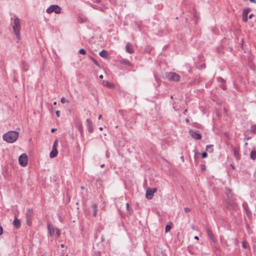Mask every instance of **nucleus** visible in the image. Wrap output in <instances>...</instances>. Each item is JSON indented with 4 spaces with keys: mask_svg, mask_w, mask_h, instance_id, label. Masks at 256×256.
<instances>
[{
    "mask_svg": "<svg viewBox=\"0 0 256 256\" xmlns=\"http://www.w3.org/2000/svg\"><path fill=\"white\" fill-rule=\"evenodd\" d=\"M102 118V115H100L98 116V119H100Z\"/></svg>",
    "mask_w": 256,
    "mask_h": 256,
    "instance_id": "de8ad7c7",
    "label": "nucleus"
},
{
    "mask_svg": "<svg viewBox=\"0 0 256 256\" xmlns=\"http://www.w3.org/2000/svg\"><path fill=\"white\" fill-rule=\"evenodd\" d=\"M60 102L62 104H64L69 102V101L68 100L64 97H62L60 99Z\"/></svg>",
    "mask_w": 256,
    "mask_h": 256,
    "instance_id": "4be33fe9",
    "label": "nucleus"
},
{
    "mask_svg": "<svg viewBox=\"0 0 256 256\" xmlns=\"http://www.w3.org/2000/svg\"><path fill=\"white\" fill-rule=\"evenodd\" d=\"M206 232L209 238L213 242H216V239L215 238L214 234H212V230H210L209 228H206Z\"/></svg>",
    "mask_w": 256,
    "mask_h": 256,
    "instance_id": "9b49d317",
    "label": "nucleus"
},
{
    "mask_svg": "<svg viewBox=\"0 0 256 256\" xmlns=\"http://www.w3.org/2000/svg\"><path fill=\"white\" fill-rule=\"evenodd\" d=\"M32 218H26V224L28 226H30L32 224Z\"/></svg>",
    "mask_w": 256,
    "mask_h": 256,
    "instance_id": "cd10ccee",
    "label": "nucleus"
},
{
    "mask_svg": "<svg viewBox=\"0 0 256 256\" xmlns=\"http://www.w3.org/2000/svg\"><path fill=\"white\" fill-rule=\"evenodd\" d=\"M56 130V128H52L51 129V132H54Z\"/></svg>",
    "mask_w": 256,
    "mask_h": 256,
    "instance_id": "58836bf2",
    "label": "nucleus"
},
{
    "mask_svg": "<svg viewBox=\"0 0 256 256\" xmlns=\"http://www.w3.org/2000/svg\"><path fill=\"white\" fill-rule=\"evenodd\" d=\"M91 60H92V62L96 66H98V61L95 59L94 58L92 57L91 58Z\"/></svg>",
    "mask_w": 256,
    "mask_h": 256,
    "instance_id": "bb28decb",
    "label": "nucleus"
},
{
    "mask_svg": "<svg viewBox=\"0 0 256 256\" xmlns=\"http://www.w3.org/2000/svg\"><path fill=\"white\" fill-rule=\"evenodd\" d=\"M250 157L252 160H255L256 159V151L252 150L250 154Z\"/></svg>",
    "mask_w": 256,
    "mask_h": 256,
    "instance_id": "a211bd4d",
    "label": "nucleus"
},
{
    "mask_svg": "<svg viewBox=\"0 0 256 256\" xmlns=\"http://www.w3.org/2000/svg\"><path fill=\"white\" fill-rule=\"evenodd\" d=\"M94 2L96 3H100V0H94Z\"/></svg>",
    "mask_w": 256,
    "mask_h": 256,
    "instance_id": "79ce46f5",
    "label": "nucleus"
},
{
    "mask_svg": "<svg viewBox=\"0 0 256 256\" xmlns=\"http://www.w3.org/2000/svg\"><path fill=\"white\" fill-rule=\"evenodd\" d=\"M250 8L244 9L242 12V20L243 22H246L248 20V14L250 11Z\"/></svg>",
    "mask_w": 256,
    "mask_h": 256,
    "instance_id": "1a4fd4ad",
    "label": "nucleus"
},
{
    "mask_svg": "<svg viewBox=\"0 0 256 256\" xmlns=\"http://www.w3.org/2000/svg\"><path fill=\"white\" fill-rule=\"evenodd\" d=\"M94 8V9H96V10H98V6L96 4H90V2H88Z\"/></svg>",
    "mask_w": 256,
    "mask_h": 256,
    "instance_id": "c85d7f7f",
    "label": "nucleus"
},
{
    "mask_svg": "<svg viewBox=\"0 0 256 256\" xmlns=\"http://www.w3.org/2000/svg\"><path fill=\"white\" fill-rule=\"evenodd\" d=\"M99 78H100L102 79L103 78V76L102 75H100Z\"/></svg>",
    "mask_w": 256,
    "mask_h": 256,
    "instance_id": "a18cd8bd",
    "label": "nucleus"
},
{
    "mask_svg": "<svg viewBox=\"0 0 256 256\" xmlns=\"http://www.w3.org/2000/svg\"><path fill=\"white\" fill-rule=\"evenodd\" d=\"M104 164H102L101 166H100V167L101 168H104Z\"/></svg>",
    "mask_w": 256,
    "mask_h": 256,
    "instance_id": "49530a36",
    "label": "nucleus"
},
{
    "mask_svg": "<svg viewBox=\"0 0 256 256\" xmlns=\"http://www.w3.org/2000/svg\"><path fill=\"white\" fill-rule=\"evenodd\" d=\"M13 224L14 226L16 228H18L20 227L21 222L19 219L16 218L13 222Z\"/></svg>",
    "mask_w": 256,
    "mask_h": 256,
    "instance_id": "ddd939ff",
    "label": "nucleus"
},
{
    "mask_svg": "<svg viewBox=\"0 0 256 256\" xmlns=\"http://www.w3.org/2000/svg\"><path fill=\"white\" fill-rule=\"evenodd\" d=\"M58 150H52L50 154V158H55L58 154Z\"/></svg>",
    "mask_w": 256,
    "mask_h": 256,
    "instance_id": "f3484780",
    "label": "nucleus"
},
{
    "mask_svg": "<svg viewBox=\"0 0 256 256\" xmlns=\"http://www.w3.org/2000/svg\"><path fill=\"white\" fill-rule=\"evenodd\" d=\"M105 9H106V8H104H104H102V11H104V10H105Z\"/></svg>",
    "mask_w": 256,
    "mask_h": 256,
    "instance_id": "09e8293b",
    "label": "nucleus"
},
{
    "mask_svg": "<svg viewBox=\"0 0 256 256\" xmlns=\"http://www.w3.org/2000/svg\"><path fill=\"white\" fill-rule=\"evenodd\" d=\"M121 63L122 64H125V65H126L127 66H131L130 62L128 60H121Z\"/></svg>",
    "mask_w": 256,
    "mask_h": 256,
    "instance_id": "6ab92c4d",
    "label": "nucleus"
},
{
    "mask_svg": "<svg viewBox=\"0 0 256 256\" xmlns=\"http://www.w3.org/2000/svg\"><path fill=\"white\" fill-rule=\"evenodd\" d=\"M172 228V226L167 224L165 228V231L166 232H168Z\"/></svg>",
    "mask_w": 256,
    "mask_h": 256,
    "instance_id": "412c9836",
    "label": "nucleus"
},
{
    "mask_svg": "<svg viewBox=\"0 0 256 256\" xmlns=\"http://www.w3.org/2000/svg\"><path fill=\"white\" fill-rule=\"evenodd\" d=\"M47 226L49 236H50V237H53L55 234V232L56 235L57 237H59L60 236V230L57 228L54 227L51 223H50V222H48Z\"/></svg>",
    "mask_w": 256,
    "mask_h": 256,
    "instance_id": "7ed1b4c3",
    "label": "nucleus"
},
{
    "mask_svg": "<svg viewBox=\"0 0 256 256\" xmlns=\"http://www.w3.org/2000/svg\"><path fill=\"white\" fill-rule=\"evenodd\" d=\"M208 156V154L206 152H204L202 154V158H206Z\"/></svg>",
    "mask_w": 256,
    "mask_h": 256,
    "instance_id": "2f4dec72",
    "label": "nucleus"
},
{
    "mask_svg": "<svg viewBox=\"0 0 256 256\" xmlns=\"http://www.w3.org/2000/svg\"><path fill=\"white\" fill-rule=\"evenodd\" d=\"M194 239L196 240H198V236H194Z\"/></svg>",
    "mask_w": 256,
    "mask_h": 256,
    "instance_id": "c03bdc74",
    "label": "nucleus"
},
{
    "mask_svg": "<svg viewBox=\"0 0 256 256\" xmlns=\"http://www.w3.org/2000/svg\"><path fill=\"white\" fill-rule=\"evenodd\" d=\"M126 52L129 54H132L134 52V48L132 44L130 42H128L126 46Z\"/></svg>",
    "mask_w": 256,
    "mask_h": 256,
    "instance_id": "9d476101",
    "label": "nucleus"
},
{
    "mask_svg": "<svg viewBox=\"0 0 256 256\" xmlns=\"http://www.w3.org/2000/svg\"><path fill=\"white\" fill-rule=\"evenodd\" d=\"M20 164L22 166H26L28 164V156L26 154H22L18 158Z\"/></svg>",
    "mask_w": 256,
    "mask_h": 256,
    "instance_id": "423d86ee",
    "label": "nucleus"
},
{
    "mask_svg": "<svg viewBox=\"0 0 256 256\" xmlns=\"http://www.w3.org/2000/svg\"><path fill=\"white\" fill-rule=\"evenodd\" d=\"M166 77L171 81L178 82L180 80V76L178 74L174 72H167Z\"/></svg>",
    "mask_w": 256,
    "mask_h": 256,
    "instance_id": "20e7f679",
    "label": "nucleus"
},
{
    "mask_svg": "<svg viewBox=\"0 0 256 256\" xmlns=\"http://www.w3.org/2000/svg\"><path fill=\"white\" fill-rule=\"evenodd\" d=\"M33 214V210L32 208H29L27 210L26 216V218H32Z\"/></svg>",
    "mask_w": 256,
    "mask_h": 256,
    "instance_id": "2eb2a0df",
    "label": "nucleus"
},
{
    "mask_svg": "<svg viewBox=\"0 0 256 256\" xmlns=\"http://www.w3.org/2000/svg\"><path fill=\"white\" fill-rule=\"evenodd\" d=\"M44 256V255H42V256Z\"/></svg>",
    "mask_w": 256,
    "mask_h": 256,
    "instance_id": "5fc2aeb1",
    "label": "nucleus"
},
{
    "mask_svg": "<svg viewBox=\"0 0 256 256\" xmlns=\"http://www.w3.org/2000/svg\"><path fill=\"white\" fill-rule=\"evenodd\" d=\"M104 85L107 86H108L110 88L111 87L110 84L108 82H104Z\"/></svg>",
    "mask_w": 256,
    "mask_h": 256,
    "instance_id": "473e14b6",
    "label": "nucleus"
},
{
    "mask_svg": "<svg viewBox=\"0 0 256 256\" xmlns=\"http://www.w3.org/2000/svg\"><path fill=\"white\" fill-rule=\"evenodd\" d=\"M250 1L252 2H254V4L256 3V0H250Z\"/></svg>",
    "mask_w": 256,
    "mask_h": 256,
    "instance_id": "37998d69",
    "label": "nucleus"
},
{
    "mask_svg": "<svg viewBox=\"0 0 256 256\" xmlns=\"http://www.w3.org/2000/svg\"><path fill=\"white\" fill-rule=\"evenodd\" d=\"M214 145L210 144L206 146V150L210 152L213 151Z\"/></svg>",
    "mask_w": 256,
    "mask_h": 256,
    "instance_id": "aec40b11",
    "label": "nucleus"
},
{
    "mask_svg": "<svg viewBox=\"0 0 256 256\" xmlns=\"http://www.w3.org/2000/svg\"><path fill=\"white\" fill-rule=\"evenodd\" d=\"M234 154L237 158H238L239 155L236 149L234 150Z\"/></svg>",
    "mask_w": 256,
    "mask_h": 256,
    "instance_id": "c756f323",
    "label": "nucleus"
},
{
    "mask_svg": "<svg viewBox=\"0 0 256 256\" xmlns=\"http://www.w3.org/2000/svg\"><path fill=\"white\" fill-rule=\"evenodd\" d=\"M254 16V14H250L249 16H248V18H252V17Z\"/></svg>",
    "mask_w": 256,
    "mask_h": 256,
    "instance_id": "a19ab883",
    "label": "nucleus"
},
{
    "mask_svg": "<svg viewBox=\"0 0 256 256\" xmlns=\"http://www.w3.org/2000/svg\"><path fill=\"white\" fill-rule=\"evenodd\" d=\"M61 8L58 5H52L49 6L46 10L48 14H51L54 12L56 14H60L61 12Z\"/></svg>",
    "mask_w": 256,
    "mask_h": 256,
    "instance_id": "39448f33",
    "label": "nucleus"
},
{
    "mask_svg": "<svg viewBox=\"0 0 256 256\" xmlns=\"http://www.w3.org/2000/svg\"><path fill=\"white\" fill-rule=\"evenodd\" d=\"M184 210L186 212H190V209L188 208H185Z\"/></svg>",
    "mask_w": 256,
    "mask_h": 256,
    "instance_id": "72a5a7b5",
    "label": "nucleus"
},
{
    "mask_svg": "<svg viewBox=\"0 0 256 256\" xmlns=\"http://www.w3.org/2000/svg\"><path fill=\"white\" fill-rule=\"evenodd\" d=\"M92 212H93V216H96L97 211H98L97 205L94 203L92 204Z\"/></svg>",
    "mask_w": 256,
    "mask_h": 256,
    "instance_id": "dca6fc26",
    "label": "nucleus"
},
{
    "mask_svg": "<svg viewBox=\"0 0 256 256\" xmlns=\"http://www.w3.org/2000/svg\"><path fill=\"white\" fill-rule=\"evenodd\" d=\"M61 246H62V248H63V247H64V244H61Z\"/></svg>",
    "mask_w": 256,
    "mask_h": 256,
    "instance_id": "8fccbe9b",
    "label": "nucleus"
},
{
    "mask_svg": "<svg viewBox=\"0 0 256 256\" xmlns=\"http://www.w3.org/2000/svg\"><path fill=\"white\" fill-rule=\"evenodd\" d=\"M58 146V140H56L53 144L52 146V150H56V146Z\"/></svg>",
    "mask_w": 256,
    "mask_h": 256,
    "instance_id": "a878e982",
    "label": "nucleus"
},
{
    "mask_svg": "<svg viewBox=\"0 0 256 256\" xmlns=\"http://www.w3.org/2000/svg\"><path fill=\"white\" fill-rule=\"evenodd\" d=\"M100 56L102 58H110V56L109 54H108V52H107V51L105 50H102L100 54H99Z\"/></svg>",
    "mask_w": 256,
    "mask_h": 256,
    "instance_id": "4468645a",
    "label": "nucleus"
},
{
    "mask_svg": "<svg viewBox=\"0 0 256 256\" xmlns=\"http://www.w3.org/2000/svg\"><path fill=\"white\" fill-rule=\"evenodd\" d=\"M242 247L244 248H247V244H246V242H245V241L242 242Z\"/></svg>",
    "mask_w": 256,
    "mask_h": 256,
    "instance_id": "7c9ffc66",
    "label": "nucleus"
},
{
    "mask_svg": "<svg viewBox=\"0 0 256 256\" xmlns=\"http://www.w3.org/2000/svg\"><path fill=\"white\" fill-rule=\"evenodd\" d=\"M126 206L127 210L129 212L130 214H131L132 212V210L130 208L128 203H126Z\"/></svg>",
    "mask_w": 256,
    "mask_h": 256,
    "instance_id": "5701e85b",
    "label": "nucleus"
},
{
    "mask_svg": "<svg viewBox=\"0 0 256 256\" xmlns=\"http://www.w3.org/2000/svg\"><path fill=\"white\" fill-rule=\"evenodd\" d=\"M14 25L12 26V28L14 31V34L16 38L20 40V20L16 17L14 20Z\"/></svg>",
    "mask_w": 256,
    "mask_h": 256,
    "instance_id": "f03ea898",
    "label": "nucleus"
},
{
    "mask_svg": "<svg viewBox=\"0 0 256 256\" xmlns=\"http://www.w3.org/2000/svg\"><path fill=\"white\" fill-rule=\"evenodd\" d=\"M78 53L82 54H86V51L84 48H81L79 50Z\"/></svg>",
    "mask_w": 256,
    "mask_h": 256,
    "instance_id": "393cba45",
    "label": "nucleus"
},
{
    "mask_svg": "<svg viewBox=\"0 0 256 256\" xmlns=\"http://www.w3.org/2000/svg\"><path fill=\"white\" fill-rule=\"evenodd\" d=\"M219 80H220V82H225L223 78H219Z\"/></svg>",
    "mask_w": 256,
    "mask_h": 256,
    "instance_id": "ea45409f",
    "label": "nucleus"
},
{
    "mask_svg": "<svg viewBox=\"0 0 256 256\" xmlns=\"http://www.w3.org/2000/svg\"><path fill=\"white\" fill-rule=\"evenodd\" d=\"M182 160L184 161V158H183V156L182 157Z\"/></svg>",
    "mask_w": 256,
    "mask_h": 256,
    "instance_id": "603ef678",
    "label": "nucleus"
},
{
    "mask_svg": "<svg viewBox=\"0 0 256 256\" xmlns=\"http://www.w3.org/2000/svg\"><path fill=\"white\" fill-rule=\"evenodd\" d=\"M189 133L192 137L196 140H200L202 138V135L198 130H190Z\"/></svg>",
    "mask_w": 256,
    "mask_h": 256,
    "instance_id": "6e6552de",
    "label": "nucleus"
},
{
    "mask_svg": "<svg viewBox=\"0 0 256 256\" xmlns=\"http://www.w3.org/2000/svg\"><path fill=\"white\" fill-rule=\"evenodd\" d=\"M156 188L147 189L146 194V198L148 200L152 199L154 194L156 192Z\"/></svg>",
    "mask_w": 256,
    "mask_h": 256,
    "instance_id": "0eeeda50",
    "label": "nucleus"
},
{
    "mask_svg": "<svg viewBox=\"0 0 256 256\" xmlns=\"http://www.w3.org/2000/svg\"><path fill=\"white\" fill-rule=\"evenodd\" d=\"M221 88H222L224 90H226V85H225V84H222V86H221Z\"/></svg>",
    "mask_w": 256,
    "mask_h": 256,
    "instance_id": "e433bc0d",
    "label": "nucleus"
},
{
    "mask_svg": "<svg viewBox=\"0 0 256 256\" xmlns=\"http://www.w3.org/2000/svg\"><path fill=\"white\" fill-rule=\"evenodd\" d=\"M86 126L88 128V131L90 132H92L93 131V126L91 120L89 118H88L86 120Z\"/></svg>",
    "mask_w": 256,
    "mask_h": 256,
    "instance_id": "f8f14e48",
    "label": "nucleus"
},
{
    "mask_svg": "<svg viewBox=\"0 0 256 256\" xmlns=\"http://www.w3.org/2000/svg\"><path fill=\"white\" fill-rule=\"evenodd\" d=\"M56 113L57 116L59 117L60 114V112L59 110H57Z\"/></svg>",
    "mask_w": 256,
    "mask_h": 256,
    "instance_id": "4c0bfd02",
    "label": "nucleus"
},
{
    "mask_svg": "<svg viewBox=\"0 0 256 256\" xmlns=\"http://www.w3.org/2000/svg\"><path fill=\"white\" fill-rule=\"evenodd\" d=\"M18 132L16 131H9L3 135V139L6 142L9 143H13L15 142L18 137Z\"/></svg>",
    "mask_w": 256,
    "mask_h": 256,
    "instance_id": "f257e3e1",
    "label": "nucleus"
},
{
    "mask_svg": "<svg viewBox=\"0 0 256 256\" xmlns=\"http://www.w3.org/2000/svg\"><path fill=\"white\" fill-rule=\"evenodd\" d=\"M243 206H244V208L245 209L246 211H247L248 209V206L246 205V206H245V204H243Z\"/></svg>",
    "mask_w": 256,
    "mask_h": 256,
    "instance_id": "c9c22d12",
    "label": "nucleus"
},
{
    "mask_svg": "<svg viewBox=\"0 0 256 256\" xmlns=\"http://www.w3.org/2000/svg\"><path fill=\"white\" fill-rule=\"evenodd\" d=\"M251 132H256V125H252L250 128Z\"/></svg>",
    "mask_w": 256,
    "mask_h": 256,
    "instance_id": "b1692460",
    "label": "nucleus"
},
{
    "mask_svg": "<svg viewBox=\"0 0 256 256\" xmlns=\"http://www.w3.org/2000/svg\"><path fill=\"white\" fill-rule=\"evenodd\" d=\"M3 234V228L2 226H0V236Z\"/></svg>",
    "mask_w": 256,
    "mask_h": 256,
    "instance_id": "f704fd0d",
    "label": "nucleus"
},
{
    "mask_svg": "<svg viewBox=\"0 0 256 256\" xmlns=\"http://www.w3.org/2000/svg\"><path fill=\"white\" fill-rule=\"evenodd\" d=\"M56 102H54V104L56 105Z\"/></svg>",
    "mask_w": 256,
    "mask_h": 256,
    "instance_id": "3c124183",
    "label": "nucleus"
},
{
    "mask_svg": "<svg viewBox=\"0 0 256 256\" xmlns=\"http://www.w3.org/2000/svg\"><path fill=\"white\" fill-rule=\"evenodd\" d=\"M100 130H102V128H100Z\"/></svg>",
    "mask_w": 256,
    "mask_h": 256,
    "instance_id": "864d4df0",
    "label": "nucleus"
}]
</instances>
